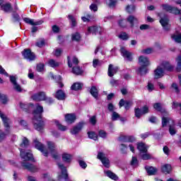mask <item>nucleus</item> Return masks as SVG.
<instances>
[{
  "label": "nucleus",
  "instance_id": "obj_43",
  "mask_svg": "<svg viewBox=\"0 0 181 181\" xmlns=\"http://www.w3.org/2000/svg\"><path fill=\"white\" fill-rule=\"evenodd\" d=\"M118 37L122 40H128V39H129V36H128V34H127V33H121L118 35Z\"/></svg>",
  "mask_w": 181,
  "mask_h": 181
},
{
  "label": "nucleus",
  "instance_id": "obj_19",
  "mask_svg": "<svg viewBox=\"0 0 181 181\" xmlns=\"http://www.w3.org/2000/svg\"><path fill=\"white\" fill-rule=\"evenodd\" d=\"M160 66L163 70H167V71H173V69H175V67L168 62H163Z\"/></svg>",
  "mask_w": 181,
  "mask_h": 181
},
{
  "label": "nucleus",
  "instance_id": "obj_56",
  "mask_svg": "<svg viewBox=\"0 0 181 181\" xmlns=\"http://www.w3.org/2000/svg\"><path fill=\"white\" fill-rule=\"evenodd\" d=\"M163 11H166L167 12H170L172 11V6L168 5V4H163Z\"/></svg>",
  "mask_w": 181,
  "mask_h": 181
},
{
  "label": "nucleus",
  "instance_id": "obj_29",
  "mask_svg": "<svg viewBox=\"0 0 181 181\" xmlns=\"http://www.w3.org/2000/svg\"><path fill=\"white\" fill-rule=\"evenodd\" d=\"M171 171L172 165H170V164H165L163 165L162 172H163V173H170Z\"/></svg>",
  "mask_w": 181,
  "mask_h": 181
},
{
  "label": "nucleus",
  "instance_id": "obj_45",
  "mask_svg": "<svg viewBox=\"0 0 181 181\" xmlns=\"http://www.w3.org/2000/svg\"><path fill=\"white\" fill-rule=\"evenodd\" d=\"M0 101L2 104H7L8 103V96L5 94H0Z\"/></svg>",
  "mask_w": 181,
  "mask_h": 181
},
{
  "label": "nucleus",
  "instance_id": "obj_21",
  "mask_svg": "<svg viewBox=\"0 0 181 181\" xmlns=\"http://www.w3.org/2000/svg\"><path fill=\"white\" fill-rule=\"evenodd\" d=\"M137 149L139 151L140 153L148 152V146H146L145 143H139L137 144Z\"/></svg>",
  "mask_w": 181,
  "mask_h": 181
},
{
  "label": "nucleus",
  "instance_id": "obj_5",
  "mask_svg": "<svg viewBox=\"0 0 181 181\" xmlns=\"http://www.w3.org/2000/svg\"><path fill=\"white\" fill-rule=\"evenodd\" d=\"M0 117L3 121L6 132L9 133V131H11V119H9V117H8V116H6L2 112H0Z\"/></svg>",
  "mask_w": 181,
  "mask_h": 181
},
{
  "label": "nucleus",
  "instance_id": "obj_17",
  "mask_svg": "<svg viewBox=\"0 0 181 181\" xmlns=\"http://www.w3.org/2000/svg\"><path fill=\"white\" fill-rule=\"evenodd\" d=\"M21 165L23 168H24L25 169H27V170H30V172H36V170H37V168L33 164H30L26 162H23Z\"/></svg>",
  "mask_w": 181,
  "mask_h": 181
},
{
  "label": "nucleus",
  "instance_id": "obj_31",
  "mask_svg": "<svg viewBox=\"0 0 181 181\" xmlns=\"http://www.w3.org/2000/svg\"><path fill=\"white\" fill-rule=\"evenodd\" d=\"M90 94L94 98H98V90L97 89V87L94 86L91 87Z\"/></svg>",
  "mask_w": 181,
  "mask_h": 181
},
{
  "label": "nucleus",
  "instance_id": "obj_4",
  "mask_svg": "<svg viewBox=\"0 0 181 181\" xmlns=\"http://www.w3.org/2000/svg\"><path fill=\"white\" fill-rule=\"evenodd\" d=\"M158 16H160V23L163 26L164 30H170V24H169V17L165 15L162 16V13H158Z\"/></svg>",
  "mask_w": 181,
  "mask_h": 181
},
{
  "label": "nucleus",
  "instance_id": "obj_40",
  "mask_svg": "<svg viewBox=\"0 0 181 181\" xmlns=\"http://www.w3.org/2000/svg\"><path fill=\"white\" fill-rule=\"evenodd\" d=\"M171 37L173 40H175V42H176V43L181 42V34L173 35Z\"/></svg>",
  "mask_w": 181,
  "mask_h": 181
},
{
  "label": "nucleus",
  "instance_id": "obj_20",
  "mask_svg": "<svg viewBox=\"0 0 181 181\" xmlns=\"http://www.w3.org/2000/svg\"><path fill=\"white\" fill-rule=\"evenodd\" d=\"M67 60L69 67L71 68L74 66H78L77 64H78V59H77V57H74L72 59V62H70V57H67Z\"/></svg>",
  "mask_w": 181,
  "mask_h": 181
},
{
  "label": "nucleus",
  "instance_id": "obj_55",
  "mask_svg": "<svg viewBox=\"0 0 181 181\" xmlns=\"http://www.w3.org/2000/svg\"><path fill=\"white\" fill-rule=\"evenodd\" d=\"M89 9H90L92 12H97V11H98V6L93 3L90 4V6H89Z\"/></svg>",
  "mask_w": 181,
  "mask_h": 181
},
{
  "label": "nucleus",
  "instance_id": "obj_16",
  "mask_svg": "<svg viewBox=\"0 0 181 181\" xmlns=\"http://www.w3.org/2000/svg\"><path fill=\"white\" fill-rule=\"evenodd\" d=\"M23 21L24 22H25V23H28V25H31V26H37L43 23V21H38L35 22L34 19H31L29 18H24Z\"/></svg>",
  "mask_w": 181,
  "mask_h": 181
},
{
  "label": "nucleus",
  "instance_id": "obj_23",
  "mask_svg": "<svg viewBox=\"0 0 181 181\" xmlns=\"http://www.w3.org/2000/svg\"><path fill=\"white\" fill-rule=\"evenodd\" d=\"M127 21L130 24L131 28H134L135 23H138V18L134 16H129Z\"/></svg>",
  "mask_w": 181,
  "mask_h": 181
},
{
  "label": "nucleus",
  "instance_id": "obj_62",
  "mask_svg": "<svg viewBox=\"0 0 181 181\" xmlns=\"http://www.w3.org/2000/svg\"><path fill=\"white\" fill-rule=\"evenodd\" d=\"M147 90L150 92L153 91V90H155V86H153V83L148 82L147 85Z\"/></svg>",
  "mask_w": 181,
  "mask_h": 181
},
{
  "label": "nucleus",
  "instance_id": "obj_60",
  "mask_svg": "<svg viewBox=\"0 0 181 181\" xmlns=\"http://www.w3.org/2000/svg\"><path fill=\"white\" fill-rule=\"evenodd\" d=\"M127 20L122 19L119 21V25L121 28H126L127 27Z\"/></svg>",
  "mask_w": 181,
  "mask_h": 181
},
{
  "label": "nucleus",
  "instance_id": "obj_26",
  "mask_svg": "<svg viewBox=\"0 0 181 181\" xmlns=\"http://www.w3.org/2000/svg\"><path fill=\"white\" fill-rule=\"evenodd\" d=\"M147 66H141L139 67L137 70V74H139V76H145L146 73H148V69Z\"/></svg>",
  "mask_w": 181,
  "mask_h": 181
},
{
  "label": "nucleus",
  "instance_id": "obj_50",
  "mask_svg": "<svg viewBox=\"0 0 181 181\" xmlns=\"http://www.w3.org/2000/svg\"><path fill=\"white\" fill-rule=\"evenodd\" d=\"M169 132L170 135H175L176 134V130L175 129V122L170 124Z\"/></svg>",
  "mask_w": 181,
  "mask_h": 181
},
{
  "label": "nucleus",
  "instance_id": "obj_47",
  "mask_svg": "<svg viewBox=\"0 0 181 181\" xmlns=\"http://www.w3.org/2000/svg\"><path fill=\"white\" fill-rule=\"evenodd\" d=\"M115 4H117V0H106V5H107L109 8L115 6Z\"/></svg>",
  "mask_w": 181,
  "mask_h": 181
},
{
  "label": "nucleus",
  "instance_id": "obj_18",
  "mask_svg": "<svg viewBox=\"0 0 181 181\" xmlns=\"http://www.w3.org/2000/svg\"><path fill=\"white\" fill-rule=\"evenodd\" d=\"M139 63L140 66H148L150 64L149 59H148V57H146L145 56H140L139 57Z\"/></svg>",
  "mask_w": 181,
  "mask_h": 181
},
{
  "label": "nucleus",
  "instance_id": "obj_15",
  "mask_svg": "<svg viewBox=\"0 0 181 181\" xmlns=\"http://www.w3.org/2000/svg\"><path fill=\"white\" fill-rule=\"evenodd\" d=\"M117 73H118V66H114V65L110 64L107 70V75L109 77H113Z\"/></svg>",
  "mask_w": 181,
  "mask_h": 181
},
{
  "label": "nucleus",
  "instance_id": "obj_53",
  "mask_svg": "<svg viewBox=\"0 0 181 181\" xmlns=\"http://www.w3.org/2000/svg\"><path fill=\"white\" fill-rule=\"evenodd\" d=\"M20 107L23 110V111H25V112H28L29 111V105L25 104V103H20Z\"/></svg>",
  "mask_w": 181,
  "mask_h": 181
},
{
  "label": "nucleus",
  "instance_id": "obj_28",
  "mask_svg": "<svg viewBox=\"0 0 181 181\" xmlns=\"http://www.w3.org/2000/svg\"><path fill=\"white\" fill-rule=\"evenodd\" d=\"M72 73L76 76H80L81 74H83V69H81L78 66H74L72 67Z\"/></svg>",
  "mask_w": 181,
  "mask_h": 181
},
{
  "label": "nucleus",
  "instance_id": "obj_10",
  "mask_svg": "<svg viewBox=\"0 0 181 181\" xmlns=\"http://www.w3.org/2000/svg\"><path fill=\"white\" fill-rule=\"evenodd\" d=\"M20 151L22 159H24V160H33V154L30 151H28L25 153L23 149L20 148Z\"/></svg>",
  "mask_w": 181,
  "mask_h": 181
},
{
  "label": "nucleus",
  "instance_id": "obj_64",
  "mask_svg": "<svg viewBox=\"0 0 181 181\" xmlns=\"http://www.w3.org/2000/svg\"><path fill=\"white\" fill-rule=\"evenodd\" d=\"M44 101H45V103L47 104H49L50 105V104H53V103H54V100H53V98H47L45 96V99L44 100Z\"/></svg>",
  "mask_w": 181,
  "mask_h": 181
},
{
  "label": "nucleus",
  "instance_id": "obj_22",
  "mask_svg": "<svg viewBox=\"0 0 181 181\" xmlns=\"http://www.w3.org/2000/svg\"><path fill=\"white\" fill-rule=\"evenodd\" d=\"M65 121L67 124H73L76 121V115L74 114H67L65 115Z\"/></svg>",
  "mask_w": 181,
  "mask_h": 181
},
{
  "label": "nucleus",
  "instance_id": "obj_52",
  "mask_svg": "<svg viewBox=\"0 0 181 181\" xmlns=\"http://www.w3.org/2000/svg\"><path fill=\"white\" fill-rule=\"evenodd\" d=\"M119 114L117 112H113L112 113V121H117V119H119Z\"/></svg>",
  "mask_w": 181,
  "mask_h": 181
},
{
  "label": "nucleus",
  "instance_id": "obj_49",
  "mask_svg": "<svg viewBox=\"0 0 181 181\" xmlns=\"http://www.w3.org/2000/svg\"><path fill=\"white\" fill-rule=\"evenodd\" d=\"M126 11L128 13H134L135 12V6L134 5H129L126 7Z\"/></svg>",
  "mask_w": 181,
  "mask_h": 181
},
{
  "label": "nucleus",
  "instance_id": "obj_9",
  "mask_svg": "<svg viewBox=\"0 0 181 181\" xmlns=\"http://www.w3.org/2000/svg\"><path fill=\"white\" fill-rule=\"evenodd\" d=\"M10 81L13 84V88L17 93H22V87L16 81V76H10Z\"/></svg>",
  "mask_w": 181,
  "mask_h": 181
},
{
  "label": "nucleus",
  "instance_id": "obj_42",
  "mask_svg": "<svg viewBox=\"0 0 181 181\" xmlns=\"http://www.w3.org/2000/svg\"><path fill=\"white\" fill-rule=\"evenodd\" d=\"M80 39H81V35H80V33H75L72 34V40H75V42H80Z\"/></svg>",
  "mask_w": 181,
  "mask_h": 181
},
{
  "label": "nucleus",
  "instance_id": "obj_25",
  "mask_svg": "<svg viewBox=\"0 0 181 181\" xmlns=\"http://www.w3.org/2000/svg\"><path fill=\"white\" fill-rule=\"evenodd\" d=\"M145 169L149 176H152L156 174L157 170L153 167L146 166Z\"/></svg>",
  "mask_w": 181,
  "mask_h": 181
},
{
  "label": "nucleus",
  "instance_id": "obj_6",
  "mask_svg": "<svg viewBox=\"0 0 181 181\" xmlns=\"http://www.w3.org/2000/svg\"><path fill=\"white\" fill-rule=\"evenodd\" d=\"M97 158L98 159H99V160H100V162H102L105 168H110V159H108V158L105 156V153L103 152H99L98 153Z\"/></svg>",
  "mask_w": 181,
  "mask_h": 181
},
{
  "label": "nucleus",
  "instance_id": "obj_30",
  "mask_svg": "<svg viewBox=\"0 0 181 181\" xmlns=\"http://www.w3.org/2000/svg\"><path fill=\"white\" fill-rule=\"evenodd\" d=\"M1 11H4V12H11L12 11V6L11 4H3L1 6Z\"/></svg>",
  "mask_w": 181,
  "mask_h": 181
},
{
  "label": "nucleus",
  "instance_id": "obj_59",
  "mask_svg": "<svg viewBox=\"0 0 181 181\" xmlns=\"http://www.w3.org/2000/svg\"><path fill=\"white\" fill-rule=\"evenodd\" d=\"M98 135L100 138H103V139L107 138V132H105V131L104 130H100L98 132Z\"/></svg>",
  "mask_w": 181,
  "mask_h": 181
},
{
  "label": "nucleus",
  "instance_id": "obj_24",
  "mask_svg": "<svg viewBox=\"0 0 181 181\" xmlns=\"http://www.w3.org/2000/svg\"><path fill=\"white\" fill-rule=\"evenodd\" d=\"M55 98H57V100H65L66 99V93H64V92H63L62 90H59L57 91L56 94H55Z\"/></svg>",
  "mask_w": 181,
  "mask_h": 181
},
{
  "label": "nucleus",
  "instance_id": "obj_54",
  "mask_svg": "<svg viewBox=\"0 0 181 181\" xmlns=\"http://www.w3.org/2000/svg\"><path fill=\"white\" fill-rule=\"evenodd\" d=\"M141 115H144L142 113V110L139 108H136L135 109V117H136V118H141Z\"/></svg>",
  "mask_w": 181,
  "mask_h": 181
},
{
  "label": "nucleus",
  "instance_id": "obj_46",
  "mask_svg": "<svg viewBox=\"0 0 181 181\" xmlns=\"http://www.w3.org/2000/svg\"><path fill=\"white\" fill-rule=\"evenodd\" d=\"M36 70L37 71H38L39 73H42V71H45V64L40 63L38 64H37L36 66Z\"/></svg>",
  "mask_w": 181,
  "mask_h": 181
},
{
  "label": "nucleus",
  "instance_id": "obj_51",
  "mask_svg": "<svg viewBox=\"0 0 181 181\" xmlns=\"http://www.w3.org/2000/svg\"><path fill=\"white\" fill-rule=\"evenodd\" d=\"M55 124L57 128L60 129V131H66L67 129V127L62 125L58 121H56Z\"/></svg>",
  "mask_w": 181,
  "mask_h": 181
},
{
  "label": "nucleus",
  "instance_id": "obj_36",
  "mask_svg": "<svg viewBox=\"0 0 181 181\" xmlns=\"http://www.w3.org/2000/svg\"><path fill=\"white\" fill-rule=\"evenodd\" d=\"M135 140L136 139L134 136H125L122 139L123 142H134Z\"/></svg>",
  "mask_w": 181,
  "mask_h": 181
},
{
  "label": "nucleus",
  "instance_id": "obj_8",
  "mask_svg": "<svg viewBox=\"0 0 181 181\" xmlns=\"http://www.w3.org/2000/svg\"><path fill=\"white\" fill-rule=\"evenodd\" d=\"M88 32L92 33V35H103L105 32V30L100 26L93 25L88 28Z\"/></svg>",
  "mask_w": 181,
  "mask_h": 181
},
{
  "label": "nucleus",
  "instance_id": "obj_61",
  "mask_svg": "<svg viewBox=\"0 0 181 181\" xmlns=\"http://www.w3.org/2000/svg\"><path fill=\"white\" fill-rule=\"evenodd\" d=\"M49 153H51V155H52V158H54V159H59L60 158V156L59 155V153H57V151L56 150L54 151H51Z\"/></svg>",
  "mask_w": 181,
  "mask_h": 181
},
{
  "label": "nucleus",
  "instance_id": "obj_34",
  "mask_svg": "<svg viewBox=\"0 0 181 181\" xmlns=\"http://www.w3.org/2000/svg\"><path fill=\"white\" fill-rule=\"evenodd\" d=\"M83 84L80 83H75L71 86V89L74 90V91H78V90H81Z\"/></svg>",
  "mask_w": 181,
  "mask_h": 181
},
{
  "label": "nucleus",
  "instance_id": "obj_63",
  "mask_svg": "<svg viewBox=\"0 0 181 181\" xmlns=\"http://www.w3.org/2000/svg\"><path fill=\"white\" fill-rule=\"evenodd\" d=\"M35 45L37 47H43V46H45V40H40Z\"/></svg>",
  "mask_w": 181,
  "mask_h": 181
},
{
  "label": "nucleus",
  "instance_id": "obj_37",
  "mask_svg": "<svg viewBox=\"0 0 181 181\" xmlns=\"http://www.w3.org/2000/svg\"><path fill=\"white\" fill-rule=\"evenodd\" d=\"M88 135L90 139H93V141H97L98 139V135L94 132H88Z\"/></svg>",
  "mask_w": 181,
  "mask_h": 181
},
{
  "label": "nucleus",
  "instance_id": "obj_57",
  "mask_svg": "<svg viewBox=\"0 0 181 181\" xmlns=\"http://www.w3.org/2000/svg\"><path fill=\"white\" fill-rule=\"evenodd\" d=\"M103 64V61H100L98 59H93V67H97V66H101Z\"/></svg>",
  "mask_w": 181,
  "mask_h": 181
},
{
  "label": "nucleus",
  "instance_id": "obj_27",
  "mask_svg": "<svg viewBox=\"0 0 181 181\" xmlns=\"http://www.w3.org/2000/svg\"><path fill=\"white\" fill-rule=\"evenodd\" d=\"M71 159H73V156L71 154L65 153L62 155V160L64 162H66V163H70Z\"/></svg>",
  "mask_w": 181,
  "mask_h": 181
},
{
  "label": "nucleus",
  "instance_id": "obj_41",
  "mask_svg": "<svg viewBox=\"0 0 181 181\" xmlns=\"http://www.w3.org/2000/svg\"><path fill=\"white\" fill-rule=\"evenodd\" d=\"M48 64H49V66H50V67H59L60 64L59 62L54 61V59H50L48 62Z\"/></svg>",
  "mask_w": 181,
  "mask_h": 181
},
{
  "label": "nucleus",
  "instance_id": "obj_14",
  "mask_svg": "<svg viewBox=\"0 0 181 181\" xmlns=\"http://www.w3.org/2000/svg\"><path fill=\"white\" fill-rule=\"evenodd\" d=\"M83 127H84V122H79L71 129V134L72 135H77L83 129Z\"/></svg>",
  "mask_w": 181,
  "mask_h": 181
},
{
  "label": "nucleus",
  "instance_id": "obj_1",
  "mask_svg": "<svg viewBox=\"0 0 181 181\" xmlns=\"http://www.w3.org/2000/svg\"><path fill=\"white\" fill-rule=\"evenodd\" d=\"M43 106L40 104L35 105V110L33 111V124L34 128L37 131H42L45 127V122L42 121V114H43Z\"/></svg>",
  "mask_w": 181,
  "mask_h": 181
},
{
  "label": "nucleus",
  "instance_id": "obj_11",
  "mask_svg": "<svg viewBox=\"0 0 181 181\" xmlns=\"http://www.w3.org/2000/svg\"><path fill=\"white\" fill-rule=\"evenodd\" d=\"M120 52L122 54V56L127 60V62H132V52L127 50L124 47H121Z\"/></svg>",
  "mask_w": 181,
  "mask_h": 181
},
{
  "label": "nucleus",
  "instance_id": "obj_2",
  "mask_svg": "<svg viewBox=\"0 0 181 181\" xmlns=\"http://www.w3.org/2000/svg\"><path fill=\"white\" fill-rule=\"evenodd\" d=\"M48 146V151L46 149V147L42 143L39 142L37 139L34 140V145L36 149L40 151L44 156H47L49 155V152H54L56 151V144L52 141L47 142Z\"/></svg>",
  "mask_w": 181,
  "mask_h": 181
},
{
  "label": "nucleus",
  "instance_id": "obj_7",
  "mask_svg": "<svg viewBox=\"0 0 181 181\" xmlns=\"http://www.w3.org/2000/svg\"><path fill=\"white\" fill-rule=\"evenodd\" d=\"M22 54L26 60H29V62H33L35 59H36V56L35 55V53L32 52L30 49H25L22 52Z\"/></svg>",
  "mask_w": 181,
  "mask_h": 181
},
{
  "label": "nucleus",
  "instance_id": "obj_13",
  "mask_svg": "<svg viewBox=\"0 0 181 181\" xmlns=\"http://www.w3.org/2000/svg\"><path fill=\"white\" fill-rule=\"evenodd\" d=\"M163 76H165V70L161 65H160L154 71V78H162Z\"/></svg>",
  "mask_w": 181,
  "mask_h": 181
},
{
  "label": "nucleus",
  "instance_id": "obj_35",
  "mask_svg": "<svg viewBox=\"0 0 181 181\" xmlns=\"http://www.w3.org/2000/svg\"><path fill=\"white\" fill-rule=\"evenodd\" d=\"M140 156L143 160H148L152 158V156L150 153H148V152L141 153Z\"/></svg>",
  "mask_w": 181,
  "mask_h": 181
},
{
  "label": "nucleus",
  "instance_id": "obj_48",
  "mask_svg": "<svg viewBox=\"0 0 181 181\" xmlns=\"http://www.w3.org/2000/svg\"><path fill=\"white\" fill-rule=\"evenodd\" d=\"M177 64V71H181V54L178 56L176 59Z\"/></svg>",
  "mask_w": 181,
  "mask_h": 181
},
{
  "label": "nucleus",
  "instance_id": "obj_39",
  "mask_svg": "<svg viewBox=\"0 0 181 181\" xmlns=\"http://www.w3.org/2000/svg\"><path fill=\"white\" fill-rule=\"evenodd\" d=\"M68 18L71 21V25L72 28L76 27L77 25V22L76 21V18H74V16L69 15Z\"/></svg>",
  "mask_w": 181,
  "mask_h": 181
},
{
  "label": "nucleus",
  "instance_id": "obj_38",
  "mask_svg": "<svg viewBox=\"0 0 181 181\" xmlns=\"http://www.w3.org/2000/svg\"><path fill=\"white\" fill-rule=\"evenodd\" d=\"M20 146L21 148H28L29 146V140L26 137H24Z\"/></svg>",
  "mask_w": 181,
  "mask_h": 181
},
{
  "label": "nucleus",
  "instance_id": "obj_44",
  "mask_svg": "<svg viewBox=\"0 0 181 181\" xmlns=\"http://www.w3.org/2000/svg\"><path fill=\"white\" fill-rule=\"evenodd\" d=\"M153 108L156 110V111H159L160 112H163L165 110H163L162 105L159 103H155L153 105Z\"/></svg>",
  "mask_w": 181,
  "mask_h": 181
},
{
  "label": "nucleus",
  "instance_id": "obj_3",
  "mask_svg": "<svg viewBox=\"0 0 181 181\" xmlns=\"http://www.w3.org/2000/svg\"><path fill=\"white\" fill-rule=\"evenodd\" d=\"M58 168L61 170V175L58 176L59 181H71L69 177V174L67 173V168L62 163H57Z\"/></svg>",
  "mask_w": 181,
  "mask_h": 181
},
{
  "label": "nucleus",
  "instance_id": "obj_33",
  "mask_svg": "<svg viewBox=\"0 0 181 181\" xmlns=\"http://www.w3.org/2000/svg\"><path fill=\"white\" fill-rule=\"evenodd\" d=\"M105 173L107 175V176L108 177H110V179H112L113 180H118V177L117 176V175H115V173H113L112 172L107 170L106 172H105Z\"/></svg>",
  "mask_w": 181,
  "mask_h": 181
},
{
  "label": "nucleus",
  "instance_id": "obj_58",
  "mask_svg": "<svg viewBox=\"0 0 181 181\" xmlns=\"http://www.w3.org/2000/svg\"><path fill=\"white\" fill-rule=\"evenodd\" d=\"M89 122H90L92 125H95V124H97V117L95 116L90 117L89 119Z\"/></svg>",
  "mask_w": 181,
  "mask_h": 181
},
{
  "label": "nucleus",
  "instance_id": "obj_12",
  "mask_svg": "<svg viewBox=\"0 0 181 181\" xmlns=\"http://www.w3.org/2000/svg\"><path fill=\"white\" fill-rule=\"evenodd\" d=\"M34 101H45L46 100V93L45 92H39L32 95Z\"/></svg>",
  "mask_w": 181,
  "mask_h": 181
},
{
  "label": "nucleus",
  "instance_id": "obj_32",
  "mask_svg": "<svg viewBox=\"0 0 181 181\" xmlns=\"http://www.w3.org/2000/svg\"><path fill=\"white\" fill-rule=\"evenodd\" d=\"M170 122H171V124H173V123L175 122H173V120L169 119L168 117H163L162 118V125H163V127H166V125H168V124H170Z\"/></svg>",
  "mask_w": 181,
  "mask_h": 181
}]
</instances>
